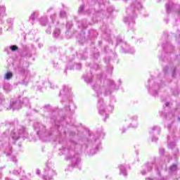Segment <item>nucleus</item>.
<instances>
[{
    "label": "nucleus",
    "instance_id": "f257e3e1",
    "mask_svg": "<svg viewBox=\"0 0 180 180\" xmlns=\"http://www.w3.org/2000/svg\"><path fill=\"white\" fill-rule=\"evenodd\" d=\"M98 105V112L100 115H105V116L108 117V113H112V112H113L114 107L112 105H106L103 102H100Z\"/></svg>",
    "mask_w": 180,
    "mask_h": 180
},
{
    "label": "nucleus",
    "instance_id": "f03ea898",
    "mask_svg": "<svg viewBox=\"0 0 180 180\" xmlns=\"http://www.w3.org/2000/svg\"><path fill=\"white\" fill-rule=\"evenodd\" d=\"M11 108L13 110H18L22 108V103L16 100H13L11 103Z\"/></svg>",
    "mask_w": 180,
    "mask_h": 180
},
{
    "label": "nucleus",
    "instance_id": "7ed1b4c3",
    "mask_svg": "<svg viewBox=\"0 0 180 180\" xmlns=\"http://www.w3.org/2000/svg\"><path fill=\"white\" fill-rule=\"evenodd\" d=\"M11 137L13 140H18L19 137H25V131L23 129H21L18 134L13 132L11 133Z\"/></svg>",
    "mask_w": 180,
    "mask_h": 180
},
{
    "label": "nucleus",
    "instance_id": "20e7f679",
    "mask_svg": "<svg viewBox=\"0 0 180 180\" xmlns=\"http://www.w3.org/2000/svg\"><path fill=\"white\" fill-rule=\"evenodd\" d=\"M176 172V165H173L169 167V172L170 174H175Z\"/></svg>",
    "mask_w": 180,
    "mask_h": 180
},
{
    "label": "nucleus",
    "instance_id": "39448f33",
    "mask_svg": "<svg viewBox=\"0 0 180 180\" xmlns=\"http://www.w3.org/2000/svg\"><path fill=\"white\" fill-rule=\"evenodd\" d=\"M120 174H122L124 176H126L127 175V173H126V169H124V166L123 165L120 166Z\"/></svg>",
    "mask_w": 180,
    "mask_h": 180
},
{
    "label": "nucleus",
    "instance_id": "423d86ee",
    "mask_svg": "<svg viewBox=\"0 0 180 180\" xmlns=\"http://www.w3.org/2000/svg\"><path fill=\"white\" fill-rule=\"evenodd\" d=\"M12 77H13V75L12 74V72H8L5 75L4 79H11V78H12Z\"/></svg>",
    "mask_w": 180,
    "mask_h": 180
},
{
    "label": "nucleus",
    "instance_id": "0eeeda50",
    "mask_svg": "<svg viewBox=\"0 0 180 180\" xmlns=\"http://www.w3.org/2000/svg\"><path fill=\"white\" fill-rule=\"evenodd\" d=\"M41 24L43 26H45V25H47V18L43 17L40 19Z\"/></svg>",
    "mask_w": 180,
    "mask_h": 180
},
{
    "label": "nucleus",
    "instance_id": "6e6552de",
    "mask_svg": "<svg viewBox=\"0 0 180 180\" xmlns=\"http://www.w3.org/2000/svg\"><path fill=\"white\" fill-rule=\"evenodd\" d=\"M53 175H56V172H54L53 169H50L48 172V176H49V179H51V176Z\"/></svg>",
    "mask_w": 180,
    "mask_h": 180
},
{
    "label": "nucleus",
    "instance_id": "1a4fd4ad",
    "mask_svg": "<svg viewBox=\"0 0 180 180\" xmlns=\"http://www.w3.org/2000/svg\"><path fill=\"white\" fill-rule=\"evenodd\" d=\"M54 37H58L60 36V30L57 29L53 32Z\"/></svg>",
    "mask_w": 180,
    "mask_h": 180
},
{
    "label": "nucleus",
    "instance_id": "9d476101",
    "mask_svg": "<svg viewBox=\"0 0 180 180\" xmlns=\"http://www.w3.org/2000/svg\"><path fill=\"white\" fill-rule=\"evenodd\" d=\"M22 103L26 106H29V98L25 97L22 101Z\"/></svg>",
    "mask_w": 180,
    "mask_h": 180
},
{
    "label": "nucleus",
    "instance_id": "9b49d317",
    "mask_svg": "<svg viewBox=\"0 0 180 180\" xmlns=\"http://www.w3.org/2000/svg\"><path fill=\"white\" fill-rule=\"evenodd\" d=\"M11 51H16V50H18V46L13 45L11 46Z\"/></svg>",
    "mask_w": 180,
    "mask_h": 180
},
{
    "label": "nucleus",
    "instance_id": "f8f14e48",
    "mask_svg": "<svg viewBox=\"0 0 180 180\" xmlns=\"http://www.w3.org/2000/svg\"><path fill=\"white\" fill-rule=\"evenodd\" d=\"M135 5L138 9H140V8H141V4L139 2H137Z\"/></svg>",
    "mask_w": 180,
    "mask_h": 180
},
{
    "label": "nucleus",
    "instance_id": "ddd939ff",
    "mask_svg": "<svg viewBox=\"0 0 180 180\" xmlns=\"http://www.w3.org/2000/svg\"><path fill=\"white\" fill-rule=\"evenodd\" d=\"M60 16H61V18H64V16H65V11H61L60 12Z\"/></svg>",
    "mask_w": 180,
    "mask_h": 180
},
{
    "label": "nucleus",
    "instance_id": "4468645a",
    "mask_svg": "<svg viewBox=\"0 0 180 180\" xmlns=\"http://www.w3.org/2000/svg\"><path fill=\"white\" fill-rule=\"evenodd\" d=\"M82 11H84V6H81L79 8V12H82Z\"/></svg>",
    "mask_w": 180,
    "mask_h": 180
},
{
    "label": "nucleus",
    "instance_id": "2eb2a0df",
    "mask_svg": "<svg viewBox=\"0 0 180 180\" xmlns=\"http://www.w3.org/2000/svg\"><path fill=\"white\" fill-rule=\"evenodd\" d=\"M34 15H35V13H32V14L31 15V16L30 17V19H32V20H34Z\"/></svg>",
    "mask_w": 180,
    "mask_h": 180
},
{
    "label": "nucleus",
    "instance_id": "dca6fc26",
    "mask_svg": "<svg viewBox=\"0 0 180 180\" xmlns=\"http://www.w3.org/2000/svg\"><path fill=\"white\" fill-rule=\"evenodd\" d=\"M166 9H167V12H169V6L166 5Z\"/></svg>",
    "mask_w": 180,
    "mask_h": 180
},
{
    "label": "nucleus",
    "instance_id": "f3484780",
    "mask_svg": "<svg viewBox=\"0 0 180 180\" xmlns=\"http://www.w3.org/2000/svg\"><path fill=\"white\" fill-rule=\"evenodd\" d=\"M79 161H81V159L78 158L77 162L75 163V165L78 164L79 162Z\"/></svg>",
    "mask_w": 180,
    "mask_h": 180
},
{
    "label": "nucleus",
    "instance_id": "a211bd4d",
    "mask_svg": "<svg viewBox=\"0 0 180 180\" xmlns=\"http://www.w3.org/2000/svg\"><path fill=\"white\" fill-rule=\"evenodd\" d=\"M157 129H158V127H153V130H157Z\"/></svg>",
    "mask_w": 180,
    "mask_h": 180
},
{
    "label": "nucleus",
    "instance_id": "6ab92c4d",
    "mask_svg": "<svg viewBox=\"0 0 180 180\" xmlns=\"http://www.w3.org/2000/svg\"><path fill=\"white\" fill-rule=\"evenodd\" d=\"M148 167H149L150 169H151V167H153V165H152V164H150V165H148Z\"/></svg>",
    "mask_w": 180,
    "mask_h": 180
},
{
    "label": "nucleus",
    "instance_id": "aec40b11",
    "mask_svg": "<svg viewBox=\"0 0 180 180\" xmlns=\"http://www.w3.org/2000/svg\"><path fill=\"white\" fill-rule=\"evenodd\" d=\"M142 175H145L146 172H141Z\"/></svg>",
    "mask_w": 180,
    "mask_h": 180
},
{
    "label": "nucleus",
    "instance_id": "412c9836",
    "mask_svg": "<svg viewBox=\"0 0 180 180\" xmlns=\"http://www.w3.org/2000/svg\"><path fill=\"white\" fill-rule=\"evenodd\" d=\"M166 106H169V103H166Z\"/></svg>",
    "mask_w": 180,
    "mask_h": 180
},
{
    "label": "nucleus",
    "instance_id": "4be33fe9",
    "mask_svg": "<svg viewBox=\"0 0 180 180\" xmlns=\"http://www.w3.org/2000/svg\"><path fill=\"white\" fill-rule=\"evenodd\" d=\"M44 178V179L47 180V176H45Z\"/></svg>",
    "mask_w": 180,
    "mask_h": 180
},
{
    "label": "nucleus",
    "instance_id": "5701e85b",
    "mask_svg": "<svg viewBox=\"0 0 180 180\" xmlns=\"http://www.w3.org/2000/svg\"><path fill=\"white\" fill-rule=\"evenodd\" d=\"M63 91H67V87H65Z\"/></svg>",
    "mask_w": 180,
    "mask_h": 180
},
{
    "label": "nucleus",
    "instance_id": "b1692460",
    "mask_svg": "<svg viewBox=\"0 0 180 180\" xmlns=\"http://www.w3.org/2000/svg\"><path fill=\"white\" fill-rule=\"evenodd\" d=\"M179 9H180V7H179V6H178V11H179Z\"/></svg>",
    "mask_w": 180,
    "mask_h": 180
},
{
    "label": "nucleus",
    "instance_id": "393cba45",
    "mask_svg": "<svg viewBox=\"0 0 180 180\" xmlns=\"http://www.w3.org/2000/svg\"><path fill=\"white\" fill-rule=\"evenodd\" d=\"M37 174H40V172H39V171H37Z\"/></svg>",
    "mask_w": 180,
    "mask_h": 180
},
{
    "label": "nucleus",
    "instance_id": "a878e982",
    "mask_svg": "<svg viewBox=\"0 0 180 180\" xmlns=\"http://www.w3.org/2000/svg\"><path fill=\"white\" fill-rule=\"evenodd\" d=\"M152 141H154V139H153Z\"/></svg>",
    "mask_w": 180,
    "mask_h": 180
}]
</instances>
